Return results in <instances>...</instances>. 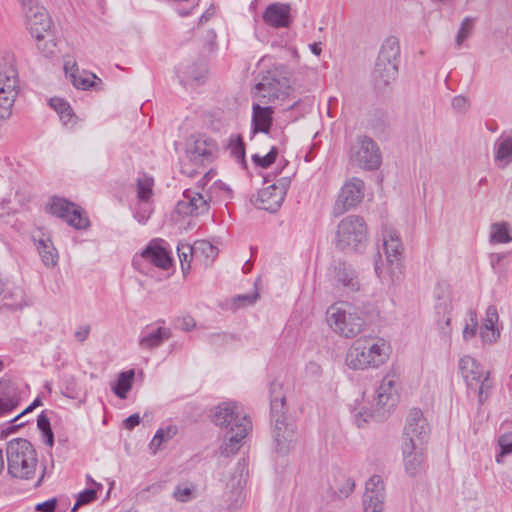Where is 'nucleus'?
<instances>
[{
	"label": "nucleus",
	"mask_w": 512,
	"mask_h": 512,
	"mask_svg": "<svg viewBox=\"0 0 512 512\" xmlns=\"http://www.w3.org/2000/svg\"><path fill=\"white\" fill-rule=\"evenodd\" d=\"M355 423L358 427H362L372 417V414L365 408L354 409L352 411Z\"/></svg>",
	"instance_id": "obj_52"
},
{
	"label": "nucleus",
	"mask_w": 512,
	"mask_h": 512,
	"mask_svg": "<svg viewBox=\"0 0 512 512\" xmlns=\"http://www.w3.org/2000/svg\"><path fill=\"white\" fill-rule=\"evenodd\" d=\"M172 437L171 429H168L166 432L163 429H159L154 435L152 441L150 442V448L153 450V453L160 448L161 444Z\"/></svg>",
	"instance_id": "obj_50"
},
{
	"label": "nucleus",
	"mask_w": 512,
	"mask_h": 512,
	"mask_svg": "<svg viewBox=\"0 0 512 512\" xmlns=\"http://www.w3.org/2000/svg\"><path fill=\"white\" fill-rule=\"evenodd\" d=\"M279 155V150L276 146H271L263 155L258 153V167L268 168L275 163Z\"/></svg>",
	"instance_id": "obj_46"
},
{
	"label": "nucleus",
	"mask_w": 512,
	"mask_h": 512,
	"mask_svg": "<svg viewBox=\"0 0 512 512\" xmlns=\"http://www.w3.org/2000/svg\"><path fill=\"white\" fill-rule=\"evenodd\" d=\"M38 251L42 261L46 266H54L57 263V253L49 240H41L38 245Z\"/></svg>",
	"instance_id": "obj_41"
},
{
	"label": "nucleus",
	"mask_w": 512,
	"mask_h": 512,
	"mask_svg": "<svg viewBox=\"0 0 512 512\" xmlns=\"http://www.w3.org/2000/svg\"><path fill=\"white\" fill-rule=\"evenodd\" d=\"M206 340L212 346H222L234 340V336L228 333H211Z\"/></svg>",
	"instance_id": "obj_48"
},
{
	"label": "nucleus",
	"mask_w": 512,
	"mask_h": 512,
	"mask_svg": "<svg viewBox=\"0 0 512 512\" xmlns=\"http://www.w3.org/2000/svg\"><path fill=\"white\" fill-rule=\"evenodd\" d=\"M151 215V209L147 206V202H140L135 213L134 218L140 223L145 224Z\"/></svg>",
	"instance_id": "obj_51"
},
{
	"label": "nucleus",
	"mask_w": 512,
	"mask_h": 512,
	"mask_svg": "<svg viewBox=\"0 0 512 512\" xmlns=\"http://www.w3.org/2000/svg\"><path fill=\"white\" fill-rule=\"evenodd\" d=\"M305 374L310 378H319L322 375V367L314 361H310L305 367Z\"/></svg>",
	"instance_id": "obj_55"
},
{
	"label": "nucleus",
	"mask_w": 512,
	"mask_h": 512,
	"mask_svg": "<svg viewBox=\"0 0 512 512\" xmlns=\"http://www.w3.org/2000/svg\"><path fill=\"white\" fill-rule=\"evenodd\" d=\"M400 55L399 40L394 36L387 37L381 45L376 61L398 64Z\"/></svg>",
	"instance_id": "obj_32"
},
{
	"label": "nucleus",
	"mask_w": 512,
	"mask_h": 512,
	"mask_svg": "<svg viewBox=\"0 0 512 512\" xmlns=\"http://www.w3.org/2000/svg\"><path fill=\"white\" fill-rule=\"evenodd\" d=\"M97 491L95 489H85L80 492L77 496V500L75 505L73 506L71 512H76L80 506L86 505L96 499Z\"/></svg>",
	"instance_id": "obj_47"
},
{
	"label": "nucleus",
	"mask_w": 512,
	"mask_h": 512,
	"mask_svg": "<svg viewBox=\"0 0 512 512\" xmlns=\"http://www.w3.org/2000/svg\"><path fill=\"white\" fill-rule=\"evenodd\" d=\"M397 377L394 374L384 376L375 394L376 405L380 408L390 409L396 405Z\"/></svg>",
	"instance_id": "obj_23"
},
{
	"label": "nucleus",
	"mask_w": 512,
	"mask_h": 512,
	"mask_svg": "<svg viewBox=\"0 0 512 512\" xmlns=\"http://www.w3.org/2000/svg\"><path fill=\"white\" fill-rule=\"evenodd\" d=\"M270 421L274 450L279 456H287L297 443V426L288 415L286 392L281 381L273 380L269 385Z\"/></svg>",
	"instance_id": "obj_1"
},
{
	"label": "nucleus",
	"mask_w": 512,
	"mask_h": 512,
	"mask_svg": "<svg viewBox=\"0 0 512 512\" xmlns=\"http://www.w3.org/2000/svg\"><path fill=\"white\" fill-rule=\"evenodd\" d=\"M424 445L403 441V464L409 476L418 475L424 467Z\"/></svg>",
	"instance_id": "obj_18"
},
{
	"label": "nucleus",
	"mask_w": 512,
	"mask_h": 512,
	"mask_svg": "<svg viewBox=\"0 0 512 512\" xmlns=\"http://www.w3.org/2000/svg\"><path fill=\"white\" fill-rule=\"evenodd\" d=\"M385 499V489L382 478L379 475H373L366 482L365 493L363 495L364 509L370 508L374 512L383 511Z\"/></svg>",
	"instance_id": "obj_19"
},
{
	"label": "nucleus",
	"mask_w": 512,
	"mask_h": 512,
	"mask_svg": "<svg viewBox=\"0 0 512 512\" xmlns=\"http://www.w3.org/2000/svg\"><path fill=\"white\" fill-rule=\"evenodd\" d=\"M17 385L9 379H0V416L12 412L20 403Z\"/></svg>",
	"instance_id": "obj_25"
},
{
	"label": "nucleus",
	"mask_w": 512,
	"mask_h": 512,
	"mask_svg": "<svg viewBox=\"0 0 512 512\" xmlns=\"http://www.w3.org/2000/svg\"><path fill=\"white\" fill-rule=\"evenodd\" d=\"M255 302H256V289L252 293L237 295L233 298L226 299L223 302H220L219 306L223 310H229L232 312H236V311L244 309L246 307L253 306Z\"/></svg>",
	"instance_id": "obj_34"
},
{
	"label": "nucleus",
	"mask_w": 512,
	"mask_h": 512,
	"mask_svg": "<svg viewBox=\"0 0 512 512\" xmlns=\"http://www.w3.org/2000/svg\"><path fill=\"white\" fill-rule=\"evenodd\" d=\"M286 195V187L284 184L277 185L273 183L258 192V209L276 212L282 205Z\"/></svg>",
	"instance_id": "obj_21"
},
{
	"label": "nucleus",
	"mask_w": 512,
	"mask_h": 512,
	"mask_svg": "<svg viewBox=\"0 0 512 512\" xmlns=\"http://www.w3.org/2000/svg\"><path fill=\"white\" fill-rule=\"evenodd\" d=\"M383 252L375 258L374 270L378 278L385 284L399 281L403 275L404 247L397 231L392 227H385L382 232Z\"/></svg>",
	"instance_id": "obj_4"
},
{
	"label": "nucleus",
	"mask_w": 512,
	"mask_h": 512,
	"mask_svg": "<svg viewBox=\"0 0 512 512\" xmlns=\"http://www.w3.org/2000/svg\"><path fill=\"white\" fill-rule=\"evenodd\" d=\"M65 392L64 395L74 398L76 393V379L72 375L65 376Z\"/></svg>",
	"instance_id": "obj_57"
},
{
	"label": "nucleus",
	"mask_w": 512,
	"mask_h": 512,
	"mask_svg": "<svg viewBox=\"0 0 512 512\" xmlns=\"http://www.w3.org/2000/svg\"><path fill=\"white\" fill-rule=\"evenodd\" d=\"M135 372L133 369L121 372L116 383L112 386V391L120 399H126L127 393L132 388Z\"/></svg>",
	"instance_id": "obj_36"
},
{
	"label": "nucleus",
	"mask_w": 512,
	"mask_h": 512,
	"mask_svg": "<svg viewBox=\"0 0 512 512\" xmlns=\"http://www.w3.org/2000/svg\"><path fill=\"white\" fill-rule=\"evenodd\" d=\"M192 494V490L187 486L179 485L174 490V497L181 502H186L189 500Z\"/></svg>",
	"instance_id": "obj_54"
},
{
	"label": "nucleus",
	"mask_w": 512,
	"mask_h": 512,
	"mask_svg": "<svg viewBox=\"0 0 512 512\" xmlns=\"http://www.w3.org/2000/svg\"><path fill=\"white\" fill-rule=\"evenodd\" d=\"M499 314L495 305H489L485 312V317L480 326V338L484 344L496 343L501 335V330L498 326Z\"/></svg>",
	"instance_id": "obj_22"
},
{
	"label": "nucleus",
	"mask_w": 512,
	"mask_h": 512,
	"mask_svg": "<svg viewBox=\"0 0 512 512\" xmlns=\"http://www.w3.org/2000/svg\"><path fill=\"white\" fill-rule=\"evenodd\" d=\"M154 180L152 177L143 175L137 179V197L140 202H148L153 194Z\"/></svg>",
	"instance_id": "obj_40"
},
{
	"label": "nucleus",
	"mask_w": 512,
	"mask_h": 512,
	"mask_svg": "<svg viewBox=\"0 0 512 512\" xmlns=\"http://www.w3.org/2000/svg\"><path fill=\"white\" fill-rule=\"evenodd\" d=\"M90 326L89 325H82L80 326L74 333V337L78 342H84L89 334H90Z\"/></svg>",
	"instance_id": "obj_60"
},
{
	"label": "nucleus",
	"mask_w": 512,
	"mask_h": 512,
	"mask_svg": "<svg viewBox=\"0 0 512 512\" xmlns=\"http://www.w3.org/2000/svg\"><path fill=\"white\" fill-rule=\"evenodd\" d=\"M350 160L361 168L374 170L381 164V154L371 138L361 136L351 147Z\"/></svg>",
	"instance_id": "obj_11"
},
{
	"label": "nucleus",
	"mask_w": 512,
	"mask_h": 512,
	"mask_svg": "<svg viewBox=\"0 0 512 512\" xmlns=\"http://www.w3.org/2000/svg\"><path fill=\"white\" fill-rule=\"evenodd\" d=\"M64 70L66 75H69L72 84L77 89L87 90L94 85L92 79L96 78V76L85 71L78 73V67L74 61H65Z\"/></svg>",
	"instance_id": "obj_31"
},
{
	"label": "nucleus",
	"mask_w": 512,
	"mask_h": 512,
	"mask_svg": "<svg viewBox=\"0 0 512 512\" xmlns=\"http://www.w3.org/2000/svg\"><path fill=\"white\" fill-rule=\"evenodd\" d=\"M436 323H437L438 329H439L441 334H443L444 336L450 335V332H451V329H450L451 318H450V316H445V317L437 316Z\"/></svg>",
	"instance_id": "obj_53"
},
{
	"label": "nucleus",
	"mask_w": 512,
	"mask_h": 512,
	"mask_svg": "<svg viewBox=\"0 0 512 512\" xmlns=\"http://www.w3.org/2000/svg\"><path fill=\"white\" fill-rule=\"evenodd\" d=\"M171 337V330L166 327L146 326L140 333L138 344L140 348L152 350L163 344Z\"/></svg>",
	"instance_id": "obj_24"
},
{
	"label": "nucleus",
	"mask_w": 512,
	"mask_h": 512,
	"mask_svg": "<svg viewBox=\"0 0 512 512\" xmlns=\"http://www.w3.org/2000/svg\"><path fill=\"white\" fill-rule=\"evenodd\" d=\"M499 444L502 449V455L512 453V432L502 435Z\"/></svg>",
	"instance_id": "obj_56"
},
{
	"label": "nucleus",
	"mask_w": 512,
	"mask_h": 512,
	"mask_svg": "<svg viewBox=\"0 0 512 512\" xmlns=\"http://www.w3.org/2000/svg\"><path fill=\"white\" fill-rule=\"evenodd\" d=\"M25 12L26 25L32 35L37 40L44 37L52 25V20L47 10L33 0H18Z\"/></svg>",
	"instance_id": "obj_12"
},
{
	"label": "nucleus",
	"mask_w": 512,
	"mask_h": 512,
	"mask_svg": "<svg viewBox=\"0 0 512 512\" xmlns=\"http://www.w3.org/2000/svg\"><path fill=\"white\" fill-rule=\"evenodd\" d=\"M209 210V201L205 196L192 189L183 192L182 199L176 204V211L183 216L204 214Z\"/></svg>",
	"instance_id": "obj_17"
},
{
	"label": "nucleus",
	"mask_w": 512,
	"mask_h": 512,
	"mask_svg": "<svg viewBox=\"0 0 512 512\" xmlns=\"http://www.w3.org/2000/svg\"><path fill=\"white\" fill-rule=\"evenodd\" d=\"M364 189V182L359 178H352L347 181L342 186L334 203L332 209L333 216H341L345 212L356 207L363 200Z\"/></svg>",
	"instance_id": "obj_13"
},
{
	"label": "nucleus",
	"mask_w": 512,
	"mask_h": 512,
	"mask_svg": "<svg viewBox=\"0 0 512 512\" xmlns=\"http://www.w3.org/2000/svg\"><path fill=\"white\" fill-rule=\"evenodd\" d=\"M37 426H38L39 430H41V432H42V434H43V436L45 438V443L48 446L52 447L53 444H54V434H53V431L51 429L50 419L47 417L45 411H43L38 416Z\"/></svg>",
	"instance_id": "obj_45"
},
{
	"label": "nucleus",
	"mask_w": 512,
	"mask_h": 512,
	"mask_svg": "<svg viewBox=\"0 0 512 512\" xmlns=\"http://www.w3.org/2000/svg\"><path fill=\"white\" fill-rule=\"evenodd\" d=\"M251 110V133L256 135V101L252 102Z\"/></svg>",
	"instance_id": "obj_64"
},
{
	"label": "nucleus",
	"mask_w": 512,
	"mask_h": 512,
	"mask_svg": "<svg viewBox=\"0 0 512 512\" xmlns=\"http://www.w3.org/2000/svg\"><path fill=\"white\" fill-rule=\"evenodd\" d=\"M57 501L55 498L47 500L43 503H39L36 505V510L39 512H54L56 508Z\"/></svg>",
	"instance_id": "obj_59"
},
{
	"label": "nucleus",
	"mask_w": 512,
	"mask_h": 512,
	"mask_svg": "<svg viewBox=\"0 0 512 512\" xmlns=\"http://www.w3.org/2000/svg\"><path fill=\"white\" fill-rule=\"evenodd\" d=\"M215 425L228 429L225 435V441L220 447L222 456L229 457L236 454L242 440L247 436L248 431L252 430V423L245 415H241L238 407L233 403L219 404L212 416Z\"/></svg>",
	"instance_id": "obj_2"
},
{
	"label": "nucleus",
	"mask_w": 512,
	"mask_h": 512,
	"mask_svg": "<svg viewBox=\"0 0 512 512\" xmlns=\"http://www.w3.org/2000/svg\"><path fill=\"white\" fill-rule=\"evenodd\" d=\"M473 28V24L470 18H465L460 26L458 34L456 36V45L460 47L464 40L468 38Z\"/></svg>",
	"instance_id": "obj_49"
},
{
	"label": "nucleus",
	"mask_w": 512,
	"mask_h": 512,
	"mask_svg": "<svg viewBox=\"0 0 512 512\" xmlns=\"http://www.w3.org/2000/svg\"><path fill=\"white\" fill-rule=\"evenodd\" d=\"M8 473L19 479H31L36 471L37 455L33 445L26 439L18 438L8 442L6 447Z\"/></svg>",
	"instance_id": "obj_5"
},
{
	"label": "nucleus",
	"mask_w": 512,
	"mask_h": 512,
	"mask_svg": "<svg viewBox=\"0 0 512 512\" xmlns=\"http://www.w3.org/2000/svg\"><path fill=\"white\" fill-rule=\"evenodd\" d=\"M274 109L271 106L261 107L258 104V132L268 133L273 122Z\"/></svg>",
	"instance_id": "obj_42"
},
{
	"label": "nucleus",
	"mask_w": 512,
	"mask_h": 512,
	"mask_svg": "<svg viewBox=\"0 0 512 512\" xmlns=\"http://www.w3.org/2000/svg\"><path fill=\"white\" fill-rule=\"evenodd\" d=\"M367 240L368 227L363 217L348 215L339 221L334 237L337 249L347 253L360 252Z\"/></svg>",
	"instance_id": "obj_6"
},
{
	"label": "nucleus",
	"mask_w": 512,
	"mask_h": 512,
	"mask_svg": "<svg viewBox=\"0 0 512 512\" xmlns=\"http://www.w3.org/2000/svg\"><path fill=\"white\" fill-rule=\"evenodd\" d=\"M141 256L163 270H167L172 265V258L165 248L149 244L141 253Z\"/></svg>",
	"instance_id": "obj_28"
},
{
	"label": "nucleus",
	"mask_w": 512,
	"mask_h": 512,
	"mask_svg": "<svg viewBox=\"0 0 512 512\" xmlns=\"http://www.w3.org/2000/svg\"><path fill=\"white\" fill-rule=\"evenodd\" d=\"M430 428L423 412L419 409L410 410L404 428L403 441L425 444L429 438Z\"/></svg>",
	"instance_id": "obj_16"
},
{
	"label": "nucleus",
	"mask_w": 512,
	"mask_h": 512,
	"mask_svg": "<svg viewBox=\"0 0 512 512\" xmlns=\"http://www.w3.org/2000/svg\"><path fill=\"white\" fill-rule=\"evenodd\" d=\"M494 163L506 168L512 162V133H502L493 144Z\"/></svg>",
	"instance_id": "obj_26"
},
{
	"label": "nucleus",
	"mask_w": 512,
	"mask_h": 512,
	"mask_svg": "<svg viewBox=\"0 0 512 512\" xmlns=\"http://www.w3.org/2000/svg\"><path fill=\"white\" fill-rule=\"evenodd\" d=\"M512 228L507 222H497L490 227V242L494 244H505L512 241Z\"/></svg>",
	"instance_id": "obj_35"
},
{
	"label": "nucleus",
	"mask_w": 512,
	"mask_h": 512,
	"mask_svg": "<svg viewBox=\"0 0 512 512\" xmlns=\"http://www.w3.org/2000/svg\"><path fill=\"white\" fill-rule=\"evenodd\" d=\"M452 106L458 111H463L467 107V100L463 96H456L452 100Z\"/></svg>",
	"instance_id": "obj_62"
},
{
	"label": "nucleus",
	"mask_w": 512,
	"mask_h": 512,
	"mask_svg": "<svg viewBox=\"0 0 512 512\" xmlns=\"http://www.w3.org/2000/svg\"><path fill=\"white\" fill-rule=\"evenodd\" d=\"M228 149L236 161L239 162L243 168H246L245 146L243 139L240 136L231 138Z\"/></svg>",
	"instance_id": "obj_44"
},
{
	"label": "nucleus",
	"mask_w": 512,
	"mask_h": 512,
	"mask_svg": "<svg viewBox=\"0 0 512 512\" xmlns=\"http://www.w3.org/2000/svg\"><path fill=\"white\" fill-rule=\"evenodd\" d=\"M49 211L76 229H85L89 226V220L81 210L64 198L53 197L49 204Z\"/></svg>",
	"instance_id": "obj_15"
},
{
	"label": "nucleus",
	"mask_w": 512,
	"mask_h": 512,
	"mask_svg": "<svg viewBox=\"0 0 512 512\" xmlns=\"http://www.w3.org/2000/svg\"><path fill=\"white\" fill-rule=\"evenodd\" d=\"M207 64L204 60L182 65L178 71V76L183 85H198L206 76Z\"/></svg>",
	"instance_id": "obj_27"
},
{
	"label": "nucleus",
	"mask_w": 512,
	"mask_h": 512,
	"mask_svg": "<svg viewBox=\"0 0 512 512\" xmlns=\"http://www.w3.org/2000/svg\"><path fill=\"white\" fill-rule=\"evenodd\" d=\"M459 369L467 387L468 395H476L482 405L490 396L493 383L489 371L485 370L471 356H464L459 361Z\"/></svg>",
	"instance_id": "obj_9"
},
{
	"label": "nucleus",
	"mask_w": 512,
	"mask_h": 512,
	"mask_svg": "<svg viewBox=\"0 0 512 512\" xmlns=\"http://www.w3.org/2000/svg\"><path fill=\"white\" fill-rule=\"evenodd\" d=\"M435 312L436 316H450L452 311V295L450 289L445 284H439L435 289Z\"/></svg>",
	"instance_id": "obj_33"
},
{
	"label": "nucleus",
	"mask_w": 512,
	"mask_h": 512,
	"mask_svg": "<svg viewBox=\"0 0 512 512\" xmlns=\"http://www.w3.org/2000/svg\"><path fill=\"white\" fill-rule=\"evenodd\" d=\"M398 64L376 61L373 81L376 87L383 88L396 79Z\"/></svg>",
	"instance_id": "obj_30"
},
{
	"label": "nucleus",
	"mask_w": 512,
	"mask_h": 512,
	"mask_svg": "<svg viewBox=\"0 0 512 512\" xmlns=\"http://www.w3.org/2000/svg\"><path fill=\"white\" fill-rule=\"evenodd\" d=\"M329 327L339 336L354 338L365 326L364 318L351 304L338 302L331 305L326 312Z\"/></svg>",
	"instance_id": "obj_7"
},
{
	"label": "nucleus",
	"mask_w": 512,
	"mask_h": 512,
	"mask_svg": "<svg viewBox=\"0 0 512 512\" xmlns=\"http://www.w3.org/2000/svg\"><path fill=\"white\" fill-rule=\"evenodd\" d=\"M389 350V344L381 337H360L347 350L345 364L352 370L376 369L387 362Z\"/></svg>",
	"instance_id": "obj_3"
},
{
	"label": "nucleus",
	"mask_w": 512,
	"mask_h": 512,
	"mask_svg": "<svg viewBox=\"0 0 512 512\" xmlns=\"http://www.w3.org/2000/svg\"><path fill=\"white\" fill-rule=\"evenodd\" d=\"M290 86L287 67L283 64H274L258 82V101L267 104L279 99L288 94Z\"/></svg>",
	"instance_id": "obj_10"
},
{
	"label": "nucleus",
	"mask_w": 512,
	"mask_h": 512,
	"mask_svg": "<svg viewBox=\"0 0 512 512\" xmlns=\"http://www.w3.org/2000/svg\"><path fill=\"white\" fill-rule=\"evenodd\" d=\"M18 72L14 55L4 51L0 53V118H8L18 95Z\"/></svg>",
	"instance_id": "obj_8"
},
{
	"label": "nucleus",
	"mask_w": 512,
	"mask_h": 512,
	"mask_svg": "<svg viewBox=\"0 0 512 512\" xmlns=\"http://www.w3.org/2000/svg\"><path fill=\"white\" fill-rule=\"evenodd\" d=\"M50 106L59 114L61 112L68 111L69 103L62 98H51L49 101Z\"/></svg>",
	"instance_id": "obj_58"
},
{
	"label": "nucleus",
	"mask_w": 512,
	"mask_h": 512,
	"mask_svg": "<svg viewBox=\"0 0 512 512\" xmlns=\"http://www.w3.org/2000/svg\"><path fill=\"white\" fill-rule=\"evenodd\" d=\"M216 150V145L212 140L204 138L196 139L186 150L189 162L183 165L182 172L189 176H194L197 171L195 169H188V166H201L212 162Z\"/></svg>",
	"instance_id": "obj_14"
},
{
	"label": "nucleus",
	"mask_w": 512,
	"mask_h": 512,
	"mask_svg": "<svg viewBox=\"0 0 512 512\" xmlns=\"http://www.w3.org/2000/svg\"><path fill=\"white\" fill-rule=\"evenodd\" d=\"M262 19L273 28H288L292 23L291 6L287 3H272L264 10Z\"/></svg>",
	"instance_id": "obj_20"
},
{
	"label": "nucleus",
	"mask_w": 512,
	"mask_h": 512,
	"mask_svg": "<svg viewBox=\"0 0 512 512\" xmlns=\"http://www.w3.org/2000/svg\"><path fill=\"white\" fill-rule=\"evenodd\" d=\"M178 256L181 262V269L184 274H187L191 269V260L195 257L194 245L179 243L177 246Z\"/></svg>",
	"instance_id": "obj_38"
},
{
	"label": "nucleus",
	"mask_w": 512,
	"mask_h": 512,
	"mask_svg": "<svg viewBox=\"0 0 512 512\" xmlns=\"http://www.w3.org/2000/svg\"><path fill=\"white\" fill-rule=\"evenodd\" d=\"M335 281L347 292L359 290V282L352 267L346 263H338L335 268Z\"/></svg>",
	"instance_id": "obj_29"
},
{
	"label": "nucleus",
	"mask_w": 512,
	"mask_h": 512,
	"mask_svg": "<svg viewBox=\"0 0 512 512\" xmlns=\"http://www.w3.org/2000/svg\"><path fill=\"white\" fill-rule=\"evenodd\" d=\"M61 121L63 122L64 125H68L70 123H74V118H75V115L73 113V110L72 108L69 106L68 108V111H63L61 113L58 114Z\"/></svg>",
	"instance_id": "obj_61"
},
{
	"label": "nucleus",
	"mask_w": 512,
	"mask_h": 512,
	"mask_svg": "<svg viewBox=\"0 0 512 512\" xmlns=\"http://www.w3.org/2000/svg\"><path fill=\"white\" fill-rule=\"evenodd\" d=\"M479 327V321L477 317V313L474 309H469L465 318V325L462 331V336L465 341H468L474 338L477 334V329Z\"/></svg>",
	"instance_id": "obj_39"
},
{
	"label": "nucleus",
	"mask_w": 512,
	"mask_h": 512,
	"mask_svg": "<svg viewBox=\"0 0 512 512\" xmlns=\"http://www.w3.org/2000/svg\"><path fill=\"white\" fill-rule=\"evenodd\" d=\"M140 423V416L138 414H132L125 421V427L129 430H132L135 426Z\"/></svg>",
	"instance_id": "obj_63"
},
{
	"label": "nucleus",
	"mask_w": 512,
	"mask_h": 512,
	"mask_svg": "<svg viewBox=\"0 0 512 512\" xmlns=\"http://www.w3.org/2000/svg\"><path fill=\"white\" fill-rule=\"evenodd\" d=\"M354 481L344 474H339L334 483L330 484V489L338 498H347L354 490Z\"/></svg>",
	"instance_id": "obj_37"
},
{
	"label": "nucleus",
	"mask_w": 512,
	"mask_h": 512,
	"mask_svg": "<svg viewBox=\"0 0 512 512\" xmlns=\"http://www.w3.org/2000/svg\"><path fill=\"white\" fill-rule=\"evenodd\" d=\"M194 248L196 258L204 256L206 262H212L218 255V249L206 240L197 241Z\"/></svg>",
	"instance_id": "obj_43"
}]
</instances>
